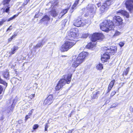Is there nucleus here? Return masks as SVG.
<instances>
[{"instance_id": "obj_29", "label": "nucleus", "mask_w": 133, "mask_h": 133, "mask_svg": "<svg viewBox=\"0 0 133 133\" xmlns=\"http://www.w3.org/2000/svg\"><path fill=\"white\" fill-rule=\"evenodd\" d=\"M103 68L102 65L101 63L97 64L96 66V68L98 70H101L103 69Z\"/></svg>"}, {"instance_id": "obj_23", "label": "nucleus", "mask_w": 133, "mask_h": 133, "mask_svg": "<svg viewBox=\"0 0 133 133\" xmlns=\"http://www.w3.org/2000/svg\"><path fill=\"white\" fill-rule=\"evenodd\" d=\"M60 49L61 51L63 52L66 51L68 50V48L66 46V45L65 43L61 46Z\"/></svg>"}, {"instance_id": "obj_43", "label": "nucleus", "mask_w": 133, "mask_h": 133, "mask_svg": "<svg viewBox=\"0 0 133 133\" xmlns=\"http://www.w3.org/2000/svg\"><path fill=\"white\" fill-rule=\"evenodd\" d=\"M116 92L115 91H113L112 93H111V97L113 96H114L115 94H116Z\"/></svg>"}, {"instance_id": "obj_3", "label": "nucleus", "mask_w": 133, "mask_h": 133, "mask_svg": "<svg viewBox=\"0 0 133 133\" xmlns=\"http://www.w3.org/2000/svg\"><path fill=\"white\" fill-rule=\"evenodd\" d=\"M72 75H65L64 79H61L57 84L56 87V89L57 90H59L64 85L66 82L67 84H69L71 80Z\"/></svg>"}, {"instance_id": "obj_55", "label": "nucleus", "mask_w": 133, "mask_h": 133, "mask_svg": "<svg viewBox=\"0 0 133 133\" xmlns=\"http://www.w3.org/2000/svg\"><path fill=\"white\" fill-rule=\"evenodd\" d=\"M111 89H110V88L109 87L108 88V92H109L110 90H111Z\"/></svg>"}, {"instance_id": "obj_37", "label": "nucleus", "mask_w": 133, "mask_h": 133, "mask_svg": "<svg viewBox=\"0 0 133 133\" xmlns=\"http://www.w3.org/2000/svg\"><path fill=\"white\" fill-rule=\"evenodd\" d=\"M17 16L16 15H15L13 17L10 18L7 21L8 22H9L11 20H12L14 18H15Z\"/></svg>"}, {"instance_id": "obj_26", "label": "nucleus", "mask_w": 133, "mask_h": 133, "mask_svg": "<svg viewBox=\"0 0 133 133\" xmlns=\"http://www.w3.org/2000/svg\"><path fill=\"white\" fill-rule=\"evenodd\" d=\"M0 83L2 84L4 86L6 87L8 85V83L5 81H3L0 77Z\"/></svg>"}, {"instance_id": "obj_44", "label": "nucleus", "mask_w": 133, "mask_h": 133, "mask_svg": "<svg viewBox=\"0 0 133 133\" xmlns=\"http://www.w3.org/2000/svg\"><path fill=\"white\" fill-rule=\"evenodd\" d=\"M18 34V32H14L13 35H14V36L16 37Z\"/></svg>"}, {"instance_id": "obj_41", "label": "nucleus", "mask_w": 133, "mask_h": 133, "mask_svg": "<svg viewBox=\"0 0 133 133\" xmlns=\"http://www.w3.org/2000/svg\"><path fill=\"white\" fill-rule=\"evenodd\" d=\"M124 44V43L122 42H120L119 43V46L121 47H122Z\"/></svg>"}, {"instance_id": "obj_7", "label": "nucleus", "mask_w": 133, "mask_h": 133, "mask_svg": "<svg viewBox=\"0 0 133 133\" xmlns=\"http://www.w3.org/2000/svg\"><path fill=\"white\" fill-rule=\"evenodd\" d=\"M110 5L111 3L110 1H107L104 3L100 9L99 10L101 12L103 13L107 10Z\"/></svg>"}, {"instance_id": "obj_18", "label": "nucleus", "mask_w": 133, "mask_h": 133, "mask_svg": "<svg viewBox=\"0 0 133 133\" xmlns=\"http://www.w3.org/2000/svg\"><path fill=\"white\" fill-rule=\"evenodd\" d=\"M2 75L3 77L7 80L9 79L10 75L7 70L2 72Z\"/></svg>"}, {"instance_id": "obj_64", "label": "nucleus", "mask_w": 133, "mask_h": 133, "mask_svg": "<svg viewBox=\"0 0 133 133\" xmlns=\"http://www.w3.org/2000/svg\"><path fill=\"white\" fill-rule=\"evenodd\" d=\"M56 133V132H55V133Z\"/></svg>"}, {"instance_id": "obj_14", "label": "nucleus", "mask_w": 133, "mask_h": 133, "mask_svg": "<svg viewBox=\"0 0 133 133\" xmlns=\"http://www.w3.org/2000/svg\"><path fill=\"white\" fill-rule=\"evenodd\" d=\"M10 0H4L3 2V4L5 7L4 9V11L8 13L9 11V8L10 7V5L8 4Z\"/></svg>"}, {"instance_id": "obj_19", "label": "nucleus", "mask_w": 133, "mask_h": 133, "mask_svg": "<svg viewBox=\"0 0 133 133\" xmlns=\"http://www.w3.org/2000/svg\"><path fill=\"white\" fill-rule=\"evenodd\" d=\"M49 14L52 16L55 17L57 16L58 13L54 9L52 8L51 10L49 12Z\"/></svg>"}, {"instance_id": "obj_4", "label": "nucleus", "mask_w": 133, "mask_h": 133, "mask_svg": "<svg viewBox=\"0 0 133 133\" xmlns=\"http://www.w3.org/2000/svg\"><path fill=\"white\" fill-rule=\"evenodd\" d=\"M78 35V29H73L70 30L68 33V38L69 40H72L74 38H77Z\"/></svg>"}, {"instance_id": "obj_15", "label": "nucleus", "mask_w": 133, "mask_h": 133, "mask_svg": "<svg viewBox=\"0 0 133 133\" xmlns=\"http://www.w3.org/2000/svg\"><path fill=\"white\" fill-rule=\"evenodd\" d=\"M105 53L103 55L101 56V59L103 62L107 61V60L110 58V55H111L110 53H107L106 51L105 52Z\"/></svg>"}, {"instance_id": "obj_28", "label": "nucleus", "mask_w": 133, "mask_h": 133, "mask_svg": "<svg viewBox=\"0 0 133 133\" xmlns=\"http://www.w3.org/2000/svg\"><path fill=\"white\" fill-rule=\"evenodd\" d=\"M79 0H76L75 2L72 7V9L74 10L75 9V8L77 5L78 4Z\"/></svg>"}, {"instance_id": "obj_50", "label": "nucleus", "mask_w": 133, "mask_h": 133, "mask_svg": "<svg viewBox=\"0 0 133 133\" xmlns=\"http://www.w3.org/2000/svg\"><path fill=\"white\" fill-rule=\"evenodd\" d=\"M6 20L5 19H3L2 20V21H1L3 23L5 22L6 21Z\"/></svg>"}, {"instance_id": "obj_34", "label": "nucleus", "mask_w": 133, "mask_h": 133, "mask_svg": "<svg viewBox=\"0 0 133 133\" xmlns=\"http://www.w3.org/2000/svg\"><path fill=\"white\" fill-rule=\"evenodd\" d=\"M94 45H92L91 43H89L87 45V47L89 48H92L94 47Z\"/></svg>"}, {"instance_id": "obj_5", "label": "nucleus", "mask_w": 133, "mask_h": 133, "mask_svg": "<svg viewBox=\"0 0 133 133\" xmlns=\"http://www.w3.org/2000/svg\"><path fill=\"white\" fill-rule=\"evenodd\" d=\"M86 24L85 21L82 20L80 18L75 19L73 22V25L77 27L83 26Z\"/></svg>"}, {"instance_id": "obj_27", "label": "nucleus", "mask_w": 133, "mask_h": 133, "mask_svg": "<svg viewBox=\"0 0 133 133\" xmlns=\"http://www.w3.org/2000/svg\"><path fill=\"white\" fill-rule=\"evenodd\" d=\"M58 3V1L57 0L52 1V7L53 6L52 8L56 6L57 5Z\"/></svg>"}, {"instance_id": "obj_36", "label": "nucleus", "mask_w": 133, "mask_h": 133, "mask_svg": "<svg viewBox=\"0 0 133 133\" xmlns=\"http://www.w3.org/2000/svg\"><path fill=\"white\" fill-rule=\"evenodd\" d=\"M89 35V34L88 33H84L83 34L82 37L83 38H86Z\"/></svg>"}, {"instance_id": "obj_46", "label": "nucleus", "mask_w": 133, "mask_h": 133, "mask_svg": "<svg viewBox=\"0 0 133 133\" xmlns=\"http://www.w3.org/2000/svg\"><path fill=\"white\" fill-rule=\"evenodd\" d=\"M101 5V2H99V3L97 4V5L98 7H99Z\"/></svg>"}, {"instance_id": "obj_47", "label": "nucleus", "mask_w": 133, "mask_h": 133, "mask_svg": "<svg viewBox=\"0 0 133 133\" xmlns=\"http://www.w3.org/2000/svg\"><path fill=\"white\" fill-rule=\"evenodd\" d=\"M11 26H12L11 25L10 26H9V28H8L6 30V31H8L9 30H11L12 29L10 28L11 27Z\"/></svg>"}, {"instance_id": "obj_35", "label": "nucleus", "mask_w": 133, "mask_h": 133, "mask_svg": "<svg viewBox=\"0 0 133 133\" xmlns=\"http://www.w3.org/2000/svg\"><path fill=\"white\" fill-rule=\"evenodd\" d=\"M121 33L120 32L118 31H116L115 33L113 36L116 37V36H117L119 35Z\"/></svg>"}, {"instance_id": "obj_42", "label": "nucleus", "mask_w": 133, "mask_h": 133, "mask_svg": "<svg viewBox=\"0 0 133 133\" xmlns=\"http://www.w3.org/2000/svg\"><path fill=\"white\" fill-rule=\"evenodd\" d=\"M34 111L33 109H32L29 112L28 114V115H29V116H31L32 115V113L33 111Z\"/></svg>"}, {"instance_id": "obj_21", "label": "nucleus", "mask_w": 133, "mask_h": 133, "mask_svg": "<svg viewBox=\"0 0 133 133\" xmlns=\"http://www.w3.org/2000/svg\"><path fill=\"white\" fill-rule=\"evenodd\" d=\"M69 8H68L62 10L61 13L59 14V16L58 17L59 18H61L65 14L68 10Z\"/></svg>"}, {"instance_id": "obj_49", "label": "nucleus", "mask_w": 133, "mask_h": 133, "mask_svg": "<svg viewBox=\"0 0 133 133\" xmlns=\"http://www.w3.org/2000/svg\"><path fill=\"white\" fill-rule=\"evenodd\" d=\"M12 39L11 37L8 39V41L9 42H11Z\"/></svg>"}, {"instance_id": "obj_38", "label": "nucleus", "mask_w": 133, "mask_h": 133, "mask_svg": "<svg viewBox=\"0 0 133 133\" xmlns=\"http://www.w3.org/2000/svg\"><path fill=\"white\" fill-rule=\"evenodd\" d=\"M38 124H35L34 125V127H33V129L34 130H35L36 129H37L38 128Z\"/></svg>"}, {"instance_id": "obj_53", "label": "nucleus", "mask_w": 133, "mask_h": 133, "mask_svg": "<svg viewBox=\"0 0 133 133\" xmlns=\"http://www.w3.org/2000/svg\"><path fill=\"white\" fill-rule=\"evenodd\" d=\"M16 37L14 36L13 35L11 37L12 39L15 38Z\"/></svg>"}, {"instance_id": "obj_16", "label": "nucleus", "mask_w": 133, "mask_h": 133, "mask_svg": "<svg viewBox=\"0 0 133 133\" xmlns=\"http://www.w3.org/2000/svg\"><path fill=\"white\" fill-rule=\"evenodd\" d=\"M113 20L114 21H115L117 25L120 24H122V19L121 17L119 16H116L113 17Z\"/></svg>"}, {"instance_id": "obj_25", "label": "nucleus", "mask_w": 133, "mask_h": 133, "mask_svg": "<svg viewBox=\"0 0 133 133\" xmlns=\"http://www.w3.org/2000/svg\"><path fill=\"white\" fill-rule=\"evenodd\" d=\"M18 49V48L17 46H14V47L11 49V50L10 52V54H13L15 52V51L17 50Z\"/></svg>"}, {"instance_id": "obj_22", "label": "nucleus", "mask_w": 133, "mask_h": 133, "mask_svg": "<svg viewBox=\"0 0 133 133\" xmlns=\"http://www.w3.org/2000/svg\"><path fill=\"white\" fill-rule=\"evenodd\" d=\"M50 19V18L48 16L46 15L40 20V22H41L42 21L45 23H46L48 21H49Z\"/></svg>"}, {"instance_id": "obj_59", "label": "nucleus", "mask_w": 133, "mask_h": 133, "mask_svg": "<svg viewBox=\"0 0 133 133\" xmlns=\"http://www.w3.org/2000/svg\"><path fill=\"white\" fill-rule=\"evenodd\" d=\"M83 10V9H82V10H81V11H80V12H82V11Z\"/></svg>"}, {"instance_id": "obj_13", "label": "nucleus", "mask_w": 133, "mask_h": 133, "mask_svg": "<svg viewBox=\"0 0 133 133\" xmlns=\"http://www.w3.org/2000/svg\"><path fill=\"white\" fill-rule=\"evenodd\" d=\"M54 98L53 95H50L46 98L44 101V104L45 105H50L53 102Z\"/></svg>"}, {"instance_id": "obj_54", "label": "nucleus", "mask_w": 133, "mask_h": 133, "mask_svg": "<svg viewBox=\"0 0 133 133\" xmlns=\"http://www.w3.org/2000/svg\"><path fill=\"white\" fill-rule=\"evenodd\" d=\"M3 24V23L1 21H0V26L2 25Z\"/></svg>"}, {"instance_id": "obj_51", "label": "nucleus", "mask_w": 133, "mask_h": 133, "mask_svg": "<svg viewBox=\"0 0 133 133\" xmlns=\"http://www.w3.org/2000/svg\"><path fill=\"white\" fill-rule=\"evenodd\" d=\"M48 123H46L45 125V128H48Z\"/></svg>"}, {"instance_id": "obj_33", "label": "nucleus", "mask_w": 133, "mask_h": 133, "mask_svg": "<svg viewBox=\"0 0 133 133\" xmlns=\"http://www.w3.org/2000/svg\"><path fill=\"white\" fill-rule=\"evenodd\" d=\"M129 69L130 68L129 67L127 68L126 70L124 71L123 73V75H127L129 72Z\"/></svg>"}, {"instance_id": "obj_39", "label": "nucleus", "mask_w": 133, "mask_h": 133, "mask_svg": "<svg viewBox=\"0 0 133 133\" xmlns=\"http://www.w3.org/2000/svg\"><path fill=\"white\" fill-rule=\"evenodd\" d=\"M118 105V104L117 103H116L115 104H112V105L111 106V108H113V107H116Z\"/></svg>"}, {"instance_id": "obj_1", "label": "nucleus", "mask_w": 133, "mask_h": 133, "mask_svg": "<svg viewBox=\"0 0 133 133\" xmlns=\"http://www.w3.org/2000/svg\"><path fill=\"white\" fill-rule=\"evenodd\" d=\"M87 55V52H83L79 55L76 59H75L76 57V56H73L72 59L73 62L72 67L75 69L76 68L84 61Z\"/></svg>"}, {"instance_id": "obj_8", "label": "nucleus", "mask_w": 133, "mask_h": 133, "mask_svg": "<svg viewBox=\"0 0 133 133\" xmlns=\"http://www.w3.org/2000/svg\"><path fill=\"white\" fill-rule=\"evenodd\" d=\"M13 101L9 100L7 102L6 105L5 111L7 113H9L11 111H12L13 108Z\"/></svg>"}, {"instance_id": "obj_57", "label": "nucleus", "mask_w": 133, "mask_h": 133, "mask_svg": "<svg viewBox=\"0 0 133 133\" xmlns=\"http://www.w3.org/2000/svg\"><path fill=\"white\" fill-rule=\"evenodd\" d=\"M2 96H1L0 97V99H1L2 98Z\"/></svg>"}, {"instance_id": "obj_30", "label": "nucleus", "mask_w": 133, "mask_h": 133, "mask_svg": "<svg viewBox=\"0 0 133 133\" xmlns=\"http://www.w3.org/2000/svg\"><path fill=\"white\" fill-rule=\"evenodd\" d=\"M115 81L113 80L111 81L109 85V87L110 88V89H111L113 87L114 83H115Z\"/></svg>"}, {"instance_id": "obj_12", "label": "nucleus", "mask_w": 133, "mask_h": 133, "mask_svg": "<svg viewBox=\"0 0 133 133\" xmlns=\"http://www.w3.org/2000/svg\"><path fill=\"white\" fill-rule=\"evenodd\" d=\"M47 39L46 38L40 40L37 45L34 46V49H36L38 48L42 47L43 45L47 42Z\"/></svg>"}, {"instance_id": "obj_10", "label": "nucleus", "mask_w": 133, "mask_h": 133, "mask_svg": "<svg viewBox=\"0 0 133 133\" xmlns=\"http://www.w3.org/2000/svg\"><path fill=\"white\" fill-rule=\"evenodd\" d=\"M125 4L126 8L132 12L131 11L133 10V0H127Z\"/></svg>"}, {"instance_id": "obj_31", "label": "nucleus", "mask_w": 133, "mask_h": 133, "mask_svg": "<svg viewBox=\"0 0 133 133\" xmlns=\"http://www.w3.org/2000/svg\"><path fill=\"white\" fill-rule=\"evenodd\" d=\"M4 86L5 87H4V88H3L2 85H0V94H2L3 92H4L5 89L6 88L5 86Z\"/></svg>"}, {"instance_id": "obj_11", "label": "nucleus", "mask_w": 133, "mask_h": 133, "mask_svg": "<svg viewBox=\"0 0 133 133\" xmlns=\"http://www.w3.org/2000/svg\"><path fill=\"white\" fill-rule=\"evenodd\" d=\"M105 50H106V52L110 53L111 55H114L117 51V48L116 46H111L110 49L105 47Z\"/></svg>"}, {"instance_id": "obj_62", "label": "nucleus", "mask_w": 133, "mask_h": 133, "mask_svg": "<svg viewBox=\"0 0 133 133\" xmlns=\"http://www.w3.org/2000/svg\"><path fill=\"white\" fill-rule=\"evenodd\" d=\"M75 70L74 69V71Z\"/></svg>"}, {"instance_id": "obj_40", "label": "nucleus", "mask_w": 133, "mask_h": 133, "mask_svg": "<svg viewBox=\"0 0 133 133\" xmlns=\"http://www.w3.org/2000/svg\"><path fill=\"white\" fill-rule=\"evenodd\" d=\"M29 0H25L23 4V5L24 6L26 5L29 1Z\"/></svg>"}, {"instance_id": "obj_56", "label": "nucleus", "mask_w": 133, "mask_h": 133, "mask_svg": "<svg viewBox=\"0 0 133 133\" xmlns=\"http://www.w3.org/2000/svg\"><path fill=\"white\" fill-rule=\"evenodd\" d=\"M45 131H47V128H45Z\"/></svg>"}, {"instance_id": "obj_24", "label": "nucleus", "mask_w": 133, "mask_h": 133, "mask_svg": "<svg viewBox=\"0 0 133 133\" xmlns=\"http://www.w3.org/2000/svg\"><path fill=\"white\" fill-rule=\"evenodd\" d=\"M100 94L99 91L94 92L93 94L91 96V97L92 99H95L98 97V94Z\"/></svg>"}, {"instance_id": "obj_63", "label": "nucleus", "mask_w": 133, "mask_h": 133, "mask_svg": "<svg viewBox=\"0 0 133 133\" xmlns=\"http://www.w3.org/2000/svg\"><path fill=\"white\" fill-rule=\"evenodd\" d=\"M72 112H71V114Z\"/></svg>"}, {"instance_id": "obj_6", "label": "nucleus", "mask_w": 133, "mask_h": 133, "mask_svg": "<svg viewBox=\"0 0 133 133\" xmlns=\"http://www.w3.org/2000/svg\"><path fill=\"white\" fill-rule=\"evenodd\" d=\"M103 37V35L102 34L95 33L92 35L91 40L92 41L95 42L97 40L102 39Z\"/></svg>"}, {"instance_id": "obj_52", "label": "nucleus", "mask_w": 133, "mask_h": 133, "mask_svg": "<svg viewBox=\"0 0 133 133\" xmlns=\"http://www.w3.org/2000/svg\"><path fill=\"white\" fill-rule=\"evenodd\" d=\"M16 37L14 36L13 35L11 37L12 39L15 38Z\"/></svg>"}, {"instance_id": "obj_48", "label": "nucleus", "mask_w": 133, "mask_h": 133, "mask_svg": "<svg viewBox=\"0 0 133 133\" xmlns=\"http://www.w3.org/2000/svg\"><path fill=\"white\" fill-rule=\"evenodd\" d=\"M74 129H73L71 130H70L68 132V133H71L72 131H74Z\"/></svg>"}, {"instance_id": "obj_2", "label": "nucleus", "mask_w": 133, "mask_h": 133, "mask_svg": "<svg viewBox=\"0 0 133 133\" xmlns=\"http://www.w3.org/2000/svg\"><path fill=\"white\" fill-rule=\"evenodd\" d=\"M114 23L110 20H105L100 25V28L103 31L105 32L112 30L114 27Z\"/></svg>"}, {"instance_id": "obj_20", "label": "nucleus", "mask_w": 133, "mask_h": 133, "mask_svg": "<svg viewBox=\"0 0 133 133\" xmlns=\"http://www.w3.org/2000/svg\"><path fill=\"white\" fill-rule=\"evenodd\" d=\"M118 13H120L123 15L124 16H125L126 17L128 18L129 17V13L126 11L123 10L119 11Z\"/></svg>"}, {"instance_id": "obj_45", "label": "nucleus", "mask_w": 133, "mask_h": 133, "mask_svg": "<svg viewBox=\"0 0 133 133\" xmlns=\"http://www.w3.org/2000/svg\"><path fill=\"white\" fill-rule=\"evenodd\" d=\"M30 116H29V115H27L25 117V120H27L28 118H30Z\"/></svg>"}, {"instance_id": "obj_9", "label": "nucleus", "mask_w": 133, "mask_h": 133, "mask_svg": "<svg viewBox=\"0 0 133 133\" xmlns=\"http://www.w3.org/2000/svg\"><path fill=\"white\" fill-rule=\"evenodd\" d=\"M89 15L95 13L96 12V7L94 4H88L87 7Z\"/></svg>"}, {"instance_id": "obj_32", "label": "nucleus", "mask_w": 133, "mask_h": 133, "mask_svg": "<svg viewBox=\"0 0 133 133\" xmlns=\"http://www.w3.org/2000/svg\"><path fill=\"white\" fill-rule=\"evenodd\" d=\"M42 15V14L41 12H36V13L35 15V18H38L39 17V16H41Z\"/></svg>"}, {"instance_id": "obj_60", "label": "nucleus", "mask_w": 133, "mask_h": 133, "mask_svg": "<svg viewBox=\"0 0 133 133\" xmlns=\"http://www.w3.org/2000/svg\"><path fill=\"white\" fill-rule=\"evenodd\" d=\"M34 95H34H34H33V97H34Z\"/></svg>"}, {"instance_id": "obj_17", "label": "nucleus", "mask_w": 133, "mask_h": 133, "mask_svg": "<svg viewBox=\"0 0 133 133\" xmlns=\"http://www.w3.org/2000/svg\"><path fill=\"white\" fill-rule=\"evenodd\" d=\"M65 44L68 48V50L75 44L76 42L74 41H67L65 42Z\"/></svg>"}, {"instance_id": "obj_58", "label": "nucleus", "mask_w": 133, "mask_h": 133, "mask_svg": "<svg viewBox=\"0 0 133 133\" xmlns=\"http://www.w3.org/2000/svg\"><path fill=\"white\" fill-rule=\"evenodd\" d=\"M1 10H0V15L1 14Z\"/></svg>"}, {"instance_id": "obj_61", "label": "nucleus", "mask_w": 133, "mask_h": 133, "mask_svg": "<svg viewBox=\"0 0 133 133\" xmlns=\"http://www.w3.org/2000/svg\"><path fill=\"white\" fill-rule=\"evenodd\" d=\"M62 57H64V56H62Z\"/></svg>"}]
</instances>
